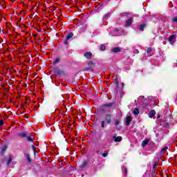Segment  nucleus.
<instances>
[{"instance_id": "obj_32", "label": "nucleus", "mask_w": 177, "mask_h": 177, "mask_svg": "<svg viewBox=\"0 0 177 177\" xmlns=\"http://www.w3.org/2000/svg\"><path fill=\"white\" fill-rule=\"evenodd\" d=\"M3 125V120H0V127H2Z\"/></svg>"}, {"instance_id": "obj_11", "label": "nucleus", "mask_w": 177, "mask_h": 177, "mask_svg": "<svg viewBox=\"0 0 177 177\" xmlns=\"http://www.w3.org/2000/svg\"><path fill=\"white\" fill-rule=\"evenodd\" d=\"M131 121H132V118H131V116H128L126 118V125H129V124H131Z\"/></svg>"}, {"instance_id": "obj_13", "label": "nucleus", "mask_w": 177, "mask_h": 177, "mask_svg": "<svg viewBox=\"0 0 177 177\" xmlns=\"http://www.w3.org/2000/svg\"><path fill=\"white\" fill-rule=\"evenodd\" d=\"M155 115H156V111L152 110L149 112V118H153V117H154Z\"/></svg>"}, {"instance_id": "obj_22", "label": "nucleus", "mask_w": 177, "mask_h": 177, "mask_svg": "<svg viewBox=\"0 0 177 177\" xmlns=\"http://www.w3.org/2000/svg\"><path fill=\"white\" fill-rule=\"evenodd\" d=\"M100 50H106V46L102 44L100 47Z\"/></svg>"}, {"instance_id": "obj_12", "label": "nucleus", "mask_w": 177, "mask_h": 177, "mask_svg": "<svg viewBox=\"0 0 177 177\" xmlns=\"http://www.w3.org/2000/svg\"><path fill=\"white\" fill-rule=\"evenodd\" d=\"M60 63V58L59 57H57L55 58L53 62V64L55 66L57 64Z\"/></svg>"}, {"instance_id": "obj_27", "label": "nucleus", "mask_w": 177, "mask_h": 177, "mask_svg": "<svg viewBox=\"0 0 177 177\" xmlns=\"http://www.w3.org/2000/svg\"><path fill=\"white\" fill-rule=\"evenodd\" d=\"M123 172L125 175H127V174H128V169H127V167H124Z\"/></svg>"}, {"instance_id": "obj_17", "label": "nucleus", "mask_w": 177, "mask_h": 177, "mask_svg": "<svg viewBox=\"0 0 177 177\" xmlns=\"http://www.w3.org/2000/svg\"><path fill=\"white\" fill-rule=\"evenodd\" d=\"M167 150H168V147H163L162 149L160 151V154L164 155L165 151Z\"/></svg>"}, {"instance_id": "obj_7", "label": "nucleus", "mask_w": 177, "mask_h": 177, "mask_svg": "<svg viewBox=\"0 0 177 177\" xmlns=\"http://www.w3.org/2000/svg\"><path fill=\"white\" fill-rule=\"evenodd\" d=\"M115 32H117L116 33V35H122V33L124 32V30H122V28H115Z\"/></svg>"}, {"instance_id": "obj_19", "label": "nucleus", "mask_w": 177, "mask_h": 177, "mask_svg": "<svg viewBox=\"0 0 177 177\" xmlns=\"http://www.w3.org/2000/svg\"><path fill=\"white\" fill-rule=\"evenodd\" d=\"M133 114H134V115H138V114H139V109H135L133 111Z\"/></svg>"}, {"instance_id": "obj_10", "label": "nucleus", "mask_w": 177, "mask_h": 177, "mask_svg": "<svg viewBox=\"0 0 177 177\" xmlns=\"http://www.w3.org/2000/svg\"><path fill=\"white\" fill-rule=\"evenodd\" d=\"M146 26H147V24L144 23V24L140 25L138 28L140 31H143V30H145V28H146Z\"/></svg>"}, {"instance_id": "obj_3", "label": "nucleus", "mask_w": 177, "mask_h": 177, "mask_svg": "<svg viewBox=\"0 0 177 177\" xmlns=\"http://www.w3.org/2000/svg\"><path fill=\"white\" fill-rule=\"evenodd\" d=\"M53 72L57 74V75H64V71L59 69V68H55Z\"/></svg>"}, {"instance_id": "obj_35", "label": "nucleus", "mask_w": 177, "mask_h": 177, "mask_svg": "<svg viewBox=\"0 0 177 177\" xmlns=\"http://www.w3.org/2000/svg\"><path fill=\"white\" fill-rule=\"evenodd\" d=\"M104 17L105 19H107V17H109V15H105Z\"/></svg>"}, {"instance_id": "obj_16", "label": "nucleus", "mask_w": 177, "mask_h": 177, "mask_svg": "<svg viewBox=\"0 0 177 177\" xmlns=\"http://www.w3.org/2000/svg\"><path fill=\"white\" fill-rule=\"evenodd\" d=\"M74 37V34L73 32H70L67 36H66V41H68V39H71V38H73Z\"/></svg>"}, {"instance_id": "obj_36", "label": "nucleus", "mask_w": 177, "mask_h": 177, "mask_svg": "<svg viewBox=\"0 0 177 177\" xmlns=\"http://www.w3.org/2000/svg\"><path fill=\"white\" fill-rule=\"evenodd\" d=\"M136 53H139V50H136Z\"/></svg>"}, {"instance_id": "obj_34", "label": "nucleus", "mask_w": 177, "mask_h": 177, "mask_svg": "<svg viewBox=\"0 0 177 177\" xmlns=\"http://www.w3.org/2000/svg\"><path fill=\"white\" fill-rule=\"evenodd\" d=\"M67 39H66V41H65V42H64V44H65V45H68V43H67Z\"/></svg>"}, {"instance_id": "obj_15", "label": "nucleus", "mask_w": 177, "mask_h": 177, "mask_svg": "<svg viewBox=\"0 0 177 177\" xmlns=\"http://www.w3.org/2000/svg\"><path fill=\"white\" fill-rule=\"evenodd\" d=\"M115 127H118L120 125V120L118 118H115L113 120Z\"/></svg>"}, {"instance_id": "obj_14", "label": "nucleus", "mask_w": 177, "mask_h": 177, "mask_svg": "<svg viewBox=\"0 0 177 177\" xmlns=\"http://www.w3.org/2000/svg\"><path fill=\"white\" fill-rule=\"evenodd\" d=\"M29 134L27 133V132L24 131V132H21L19 133V136L21 138H27V136H28Z\"/></svg>"}, {"instance_id": "obj_28", "label": "nucleus", "mask_w": 177, "mask_h": 177, "mask_svg": "<svg viewBox=\"0 0 177 177\" xmlns=\"http://www.w3.org/2000/svg\"><path fill=\"white\" fill-rule=\"evenodd\" d=\"M12 162V158L10 157L8 162H7V165H9Z\"/></svg>"}, {"instance_id": "obj_31", "label": "nucleus", "mask_w": 177, "mask_h": 177, "mask_svg": "<svg viewBox=\"0 0 177 177\" xmlns=\"http://www.w3.org/2000/svg\"><path fill=\"white\" fill-rule=\"evenodd\" d=\"M151 51V48H148L147 50V53H150V52Z\"/></svg>"}, {"instance_id": "obj_20", "label": "nucleus", "mask_w": 177, "mask_h": 177, "mask_svg": "<svg viewBox=\"0 0 177 177\" xmlns=\"http://www.w3.org/2000/svg\"><path fill=\"white\" fill-rule=\"evenodd\" d=\"M88 165V162L86 161H84L82 162V165H80L81 168H84V167H86Z\"/></svg>"}, {"instance_id": "obj_25", "label": "nucleus", "mask_w": 177, "mask_h": 177, "mask_svg": "<svg viewBox=\"0 0 177 177\" xmlns=\"http://www.w3.org/2000/svg\"><path fill=\"white\" fill-rule=\"evenodd\" d=\"M102 157H107L109 156V151H105L104 153H102Z\"/></svg>"}, {"instance_id": "obj_24", "label": "nucleus", "mask_w": 177, "mask_h": 177, "mask_svg": "<svg viewBox=\"0 0 177 177\" xmlns=\"http://www.w3.org/2000/svg\"><path fill=\"white\" fill-rule=\"evenodd\" d=\"M88 64V66H90V67H92V66H95V62H93V61H89Z\"/></svg>"}, {"instance_id": "obj_37", "label": "nucleus", "mask_w": 177, "mask_h": 177, "mask_svg": "<svg viewBox=\"0 0 177 177\" xmlns=\"http://www.w3.org/2000/svg\"><path fill=\"white\" fill-rule=\"evenodd\" d=\"M97 153H99V151H97Z\"/></svg>"}, {"instance_id": "obj_30", "label": "nucleus", "mask_w": 177, "mask_h": 177, "mask_svg": "<svg viewBox=\"0 0 177 177\" xmlns=\"http://www.w3.org/2000/svg\"><path fill=\"white\" fill-rule=\"evenodd\" d=\"M8 149L7 147H4L3 149H2V153H5V151H6V149Z\"/></svg>"}, {"instance_id": "obj_8", "label": "nucleus", "mask_w": 177, "mask_h": 177, "mask_svg": "<svg viewBox=\"0 0 177 177\" xmlns=\"http://www.w3.org/2000/svg\"><path fill=\"white\" fill-rule=\"evenodd\" d=\"M113 140L114 142H121V140H122V137H121V136L116 137L115 136H114L113 137Z\"/></svg>"}, {"instance_id": "obj_5", "label": "nucleus", "mask_w": 177, "mask_h": 177, "mask_svg": "<svg viewBox=\"0 0 177 177\" xmlns=\"http://www.w3.org/2000/svg\"><path fill=\"white\" fill-rule=\"evenodd\" d=\"M113 105H114V103H113V102H110V103H107V104H104L102 106V110L104 111V109H106V107H108V108L113 107Z\"/></svg>"}, {"instance_id": "obj_4", "label": "nucleus", "mask_w": 177, "mask_h": 177, "mask_svg": "<svg viewBox=\"0 0 177 177\" xmlns=\"http://www.w3.org/2000/svg\"><path fill=\"white\" fill-rule=\"evenodd\" d=\"M169 42L173 45V44H175V41H176V36L174 35H170L168 39Z\"/></svg>"}, {"instance_id": "obj_2", "label": "nucleus", "mask_w": 177, "mask_h": 177, "mask_svg": "<svg viewBox=\"0 0 177 177\" xmlns=\"http://www.w3.org/2000/svg\"><path fill=\"white\" fill-rule=\"evenodd\" d=\"M111 115L106 114L105 115L104 118L101 122L102 128H104V124H111Z\"/></svg>"}, {"instance_id": "obj_23", "label": "nucleus", "mask_w": 177, "mask_h": 177, "mask_svg": "<svg viewBox=\"0 0 177 177\" xmlns=\"http://www.w3.org/2000/svg\"><path fill=\"white\" fill-rule=\"evenodd\" d=\"M143 99H145V97L144 96H140L139 97H138V102H139V103H142V100H143Z\"/></svg>"}, {"instance_id": "obj_21", "label": "nucleus", "mask_w": 177, "mask_h": 177, "mask_svg": "<svg viewBox=\"0 0 177 177\" xmlns=\"http://www.w3.org/2000/svg\"><path fill=\"white\" fill-rule=\"evenodd\" d=\"M25 157L28 160V162H30L31 161V158H30L29 154H25Z\"/></svg>"}, {"instance_id": "obj_29", "label": "nucleus", "mask_w": 177, "mask_h": 177, "mask_svg": "<svg viewBox=\"0 0 177 177\" xmlns=\"http://www.w3.org/2000/svg\"><path fill=\"white\" fill-rule=\"evenodd\" d=\"M32 150H33L34 153H36L37 152V148H35V146L32 145Z\"/></svg>"}, {"instance_id": "obj_9", "label": "nucleus", "mask_w": 177, "mask_h": 177, "mask_svg": "<svg viewBox=\"0 0 177 177\" xmlns=\"http://www.w3.org/2000/svg\"><path fill=\"white\" fill-rule=\"evenodd\" d=\"M84 56L86 59H92V53L86 52L84 53Z\"/></svg>"}, {"instance_id": "obj_26", "label": "nucleus", "mask_w": 177, "mask_h": 177, "mask_svg": "<svg viewBox=\"0 0 177 177\" xmlns=\"http://www.w3.org/2000/svg\"><path fill=\"white\" fill-rule=\"evenodd\" d=\"M27 140H28V142H32V138H31L28 135L27 136Z\"/></svg>"}, {"instance_id": "obj_18", "label": "nucleus", "mask_w": 177, "mask_h": 177, "mask_svg": "<svg viewBox=\"0 0 177 177\" xmlns=\"http://www.w3.org/2000/svg\"><path fill=\"white\" fill-rule=\"evenodd\" d=\"M148 144H149V140H145L142 141V146L143 147H145V146H146Z\"/></svg>"}, {"instance_id": "obj_33", "label": "nucleus", "mask_w": 177, "mask_h": 177, "mask_svg": "<svg viewBox=\"0 0 177 177\" xmlns=\"http://www.w3.org/2000/svg\"><path fill=\"white\" fill-rule=\"evenodd\" d=\"M173 21H174L175 23H177V17L173 19Z\"/></svg>"}, {"instance_id": "obj_6", "label": "nucleus", "mask_w": 177, "mask_h": 177, "mask_svg": "<svg viewBox=\"0 0 177 177\" xmlns=\"http://www.w3.org/2000/svg\"><path fill=\"white\" fill-rule=\"evenodd\" d=\"M111 50L113 53H118L121 52V48L120 47H114Z\"/></svg>"}, {"instance_id": "obj_1", "label": "nucleus", "mask_w": 177, "mask_h": 177, "mask_svg": "<svg viewBox=\"0 0 177 177\" xmlns=\"http://www.w3.org/2000/svg\"><path fill=\"white\" fill-rule=\"evenodd\" d=\"M121 16L124 17L127 16L128 17V19L125 22V27H131L132 25V22L133 21V17H131V14L128 12H123L121 14Z\"/></svg>"}]
</instances>
